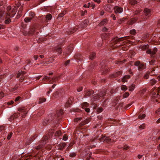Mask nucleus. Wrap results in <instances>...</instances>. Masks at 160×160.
<instances>
[{
  "instance_id": "obj_1",
  "label": "nucleus",
  "mask_w": 160,
  "mask_h": 160,
  "mask_svg": "<svg viewBox=\"0 0 160 160\" xmlns=\"http://www.w3.org/2000/svg\"><path fill=\"white\" fill-rule=\"evenodd\" d=\"M16 14V11L13 9H12L10 6L7 8V11L5 13L2 11H0V22L6 19L5 23L8 24L11 22V18L14 17Z\"/></svg>"
},
{
  "instance_id": "obj_2",
  "label": "nucleus",
  "mask_w": 160,
  "mask_h": 160,
  "mask_svg": "<svg viewBox=\"0 0 160 160\" xmlns=\"http://www.w3.org/2000/svg\"><path fill=\"white\" fill-rule=\"evenodd\" d=\"M26 73V72H24L21 71L19 72L17 74V77L18 78L20 77L19 79V81L20 82H22L24 80V75Z\"/></svg>"
},
{
  "instance_id": "obj_3",
  "label": "nucleus",
  "mask_w": 160,
  "mask_h": 160,
  "mask_svg": "<svg viewBox=\"0 0 160 160\" xmlns=\"http://www.w3.org/2000/svg\"><path fill=\"white\" fill-rule=\"evenodd\" d=\"M135 65L138 66V69L142 70L145 68V65L144 64L140 63L139 61H137L134 63Z\"/></svg>"
},
{
  "instance_id": "obj_4",
  "label": "nucleus",
  "mask_w": 160,
  "mask_h": 160,
  "mask_svg": "<svg viewBox=\"0 0 160 160\" xmlns=\"http://www.w3.org/2000/svg\"><path fill=\"white\" fill-rule=\"evenodd\" d=\"M114 11L116 13H120L123 11V8L121 7L115 6L114 7Z\"/></svg>"
},
{
  "instance_id": "obj_5",
  "label": "nucleus",
  "mask_w": 160,
  "mask_h": 160,
  "mask_svg": "<svg viewBox=\"0 0 160 160\" xmlns=\"http://www.w3.org/2000/svg\"><path fill=\"white\" fill-rule=\"evenodd\" d=\"M157 51V49L156 48H154L152 51L151 49H149L146 52V53L148 54H151L152 57H153V55L156 53Z\"/></svg>"
},
{
  "instance_id": "obj_6",
  "label": "nucleus",
  "mask_w": 160,
  "mask_h": 160,
  "mask_svg": "<svg viewBox=\"0 0 160 160\" xmlns=\"http://www.w3.org/2000/svg\"><path fill=\"white\" fill-rule=\"evenodd\" d=\"M151 10L148 8H145L144 10V14L146 16L149 17L151 15Z\"/></svg>"
},
{
  "instance_id": "obj_7",
  "label": "nucleus",
  "mask_w": 160,
  "mask_h": 160,
  "mask_svg": "<svg viewBox=\"0 0 160 160\" xmlns=\"http://www.w3.org/2000/svg\"><path fill=\"white\" fill-rule=\"evenodd\" d=\"M18 111L21 112H23L24 115H22V117H24L25 116V114H26L28 112V110L24 108H21L18 109Z\"/></svg>"
},
{
  "instance_id": "obj_8",
  "label": "nucleus",
  "mask_w": 160,
  "mask_h": 160,
  "mask_svg": "<svg viewBox=\"0 0 160 160\" xmlns=\"http://www.w3.org/2000/svg\"><path fill=\"white\" fill-rule=\"evenodd\" d=\"M88 19L84 20L81 24V27L83 28L86 27L88 23Z\"/></svg>"
},
{
  "instance_id": "obj_9",
  "label": "nucleus",
  "mask_w": 160,
  "mask_h": 160,
  "mask_svg": "<svg viewBox=\"0 0 160 160\" xmlns=\"http://www.w3.org/2000/svg\"><path fill=\"white\" fill-rule=\"evenodd\" d=\"M107 19H104L99 24V26H102L106 25L107 23Z\"/></svg>"
},
{
  "instance_id": "obj_10",
  "label": "nucleus",
  "mask_w": 160,
  "mask_h": 160,
  "mask_svg": "<svg viewBox=\"0 0 160 160\" xmlns=\"http://www.w3.org/2000/svg\"><path fill=\"white\" fill-rule=\"evenodd\" d=\"M66 144L65 143H62L60 144H59L58 145V149L61 150H62L64 148V147L66 146Z\"/></svg>"
},
{
  "instance_id": "obj_11",
  "label": "nucleus",
  "mask_w": 160,
  "mask_h": 160,
  "mask_svg": "<svg viewBox=\"0 0 160 160\" xmlns=\"http://www.w3.org/2000/svg\"><path fill=\"white\" fill-rule=\"evenodd\" d=\"M130 78V75H125L123 77V78L122 79V82H127V79L129 78Z\"/></svg>"
},
{
  "instance_id": "obj_12",
  "label": "nucleus",
  "mask_w": 160,
  "mask_h": 160,
  "mask_svg": "<svg viewBox=\"0 0 160 160\" xmlns=\"http://www.w3.org/2000/svg\"><path fill=\"white\" fill-rule=\"evenodd\" d=\"M135 85L134 84H132L129 86V90L130 91H132L134 89Z\"/></svg>"
},
{
  "instance_id": "obj_13",
  "label": "nucleus",
  "mask_w": 160,
  "mask_h": 160,
  "mask_svg": "<svg viewBox=\"0 0 160 160\" xmlns=\"http://www.w3.org/2000/svg\"><path fill=\"white\" fill-rule=\"evenodd\" d=\"M88 106V103L87 102H84L82 104V107L83 109L87 107Z\"/></svg>"
},
{
  "instance_id": "obj_14",
  "label": "nucleus",
  "mask_w": 160,
  "mask_h": 160,
  "mask_svg": "<svg viewBox=\"0 0 160 160\" xmlns=\"http://www.w3.org/2000/svg\"><path fill=\"white\" fill-rule=\"evenodd\" d=\"M138 2V0H130L129 1L130 3L132 5H134Z\"/></svg>"
},
{
  "instance_id": "obj_15",
  "label": "nucleus",
  "mask_w": 160,
  "mask_h": 160,
  "mask_svg": "<svg viewBox=\"0 0 160 160\" xmlns=\"http://www.w3.org/2000/svg\"><path fill=\"white\" fill-rule=\"evenodd\" d=\"M146 117L145 114H140L138 116V118L140 119H144Z\"/></svg>"
},
{
  "instance_id": "obj_16",
  "label": "nucleus",
  "mask_w": 160,
  "mask_h": 160,
  "mask_svg": "<svg viewBox=\"0 0 160 160\" xmlns=\"http://www.w3.org/2000/svg\"><path fill=\"white\" fill-rule=\"evenodd\" d=\"M55 49L56 51L59 53H61L62 52L61 49L59 47L56 48Z\"/></svg>"
},
{
  "instance_id": "obj_17",
  "label": "nucleus",
  "mask_w": 160,
  "mask_h": 160,
  "mask_svg": "<svg viewBox=\"0 0 160 160\" xmlns=\"http://www.w3.org/2000/svg\"><path fill=\"white\" fill-rule=\"evenodd\" d=\"M46 101V99L44 98H40L39 99L38 102L39 103H42Z\"/></svg>"
},
{
  "instance_id": "obj_18",
  "label": "nucleus",
  "mask_w": 160,
  "mask_h": 160,
  "mask_svg": "<svg viewBox=\"0 0 160 160\" xmlns=\"http://www.w3.org/2000/svg\"><path fill=\"white\" fill-rule=\"evenodd\" d=\"M95 56V53L94 52H92L89 56V58L91 60L93 59Z\"/></svg>"
},
{
  "instance_id": "obj_19",
  "label": "nucleus",
  "mask_w": 160,
  "mask_h": 160,
  "mask_svg": "<svg viewBox=\"0 0 160 160\" xmlns=\"http://www.w3.org/2000/svg\"><path fill=\"white\" fill-rule=\"evenodd\" d=\"M52 18V16L50 14H48L46 16V19L47 20H50Z\"/></svg>"
},
{
  "instance_id": "obj_20",
  "label": "nucleus",
  "mask_w": 160,
  "mask_h": 160,
  "mask_svg": "<svg viewBox=\"0 0 160 160\" xmlns=\"http://www.w3.org/2000/svg\"><path fill=\"white\" fill-rule=\"evenodd\" d=\"M17 116L16 114H14L12 115L11 117L9 118V120L10 121H11L14 118H16Z\"/></svg>"
},
{
  "instance_id": "obj_21",
  "label": "nucleus",
  "mask_w": 160,
  "mask_h": 160,
  "mask_svg": "<svg viewBox=\"0 0 160 160\" xmlns=\"http://www.w3.org/2000/svg\"><path fill=\"white\" fill-rule=\"evenodd\" d=\"M105 93L104 92H102L100 93V94L99 95H97V96L98 98H100L101 97H102L105 95Z\"/></svg>"
},
{
  "instance_id": "obj_22",
  "label": "nucleus",
  "mask_w": 160,
  "mask_h": 160,
  "mask_svg": "<svg viewBox=\"0 0 160 160\" xmlns=\"http://www.w3.org/2000/svg\"><path fill=\"white\" fill-rule=\"evenodd\" d=\"M157 82V81L154 79H152L150 81V83L151 85H153L155 84Z\"/></svg>"
},
{
  "instance_id": "obj_23",
  "label": "nucleus",
  "mask_w": 160,
  "mask_h": 160,
  "mask_svg": "<svg viewBox=\"0 0 160 160\" xmlns=\"http://www.w3.org/2000/svg\"><path fill=\"white\" fill-rule=\"evenodd\" d=\"M136 20V18H133L132 19L131 21L129 22V23L130 24H132L135 23V22Z\"/></svg>"
},
{
  "instance_id": "obj_24",
  "label": "nucleus",
  "mask_w": 160,
  "mask_h": 160,
  "mask_svg": "<svg viewBox=\"0 0 160 160\" xmlns=\"http://www.w3.org/2000/svg\"><path fill=\"white\" fill-rule=\"evenodd\" d=\"M31 20V18H26L24 19V21L26 22H30Z\"/></svg>"
},
{
  "instance_id": "obj_25",
  "label": "nucleus",
  "mask_w": 160,
  "mask_h": 160,
  "mask_svg": "<svg viewBox=\"0 0 160 160\" xmlns=\"http://www.w3.org/2000/svg\"><path fill=\"white\" fill-rule=\"evenodd\" d=\"M121 89L122 90H126L127 89L126 86L122 85L121 87Z\"/></svg>"
},
{
  "instance_id": "obj_26",
  "label": "nucleus",
  "mask_w": 160,
  "mask_h": 160,
  "mask_svg": "<svg viewBox=\"0 0 160 160\" xmlns=\"http://www.w3.org/2000/svg\"><path fill=\"white\" fill-rule=\"evenodd\" d=\"M22 7H21L20 8L19 10V11L18 12V14L19 15V17H20V16H21L22 15L21 12H22Z\"/></svg>"
},
{
  "instance_id": "obj_27",
  "label": "nucleus",
  "mask_w": 160,
  "mask_h": 160,
  "mask_svg": "<svg viewBox=\"0 0 160 160\" xmlns=\"http://www.w3.org/2000/svg\"><path fill=\"white\" fill-rule=\"evenodd\" d=\"M148 48V45H144L142 46V50H146Z\"/></svg>"
},
{
  "instance_id": "obj_28",
  "label": "nucleus",
  "mask_w": 160,
  "mask_h": 160,
  "mask_svg": "<svg viewBox=\"0 0 160 160\" xmlns=\"http://www.w3.org/2000/svg\"><path fill=\"white\" fill-rule=\"evenodd\" d=\"M123 149L124 150H127L129 149V146L127 145H124L122 147Z\"/></svg>"
},
{
  "instance_id": "obj_29",
  "label": "nucleus",
  "mask_w": 160,
  "mask_h": 160,
  "mask_svg": "<svg viewBox=\"0 0 160 160\" xmlns=\"http://www.w3.org/2000/svg\"><path fill=\"white\" fill-rule=\"evenodd\" d=\"M129 94L128 92H126L123 95V97L124 98H126L128 96Z\"/></svg>"
},
{
  "instance_id": "obj_30",
  "label": "nucleus",
  "mask_w": 160,
  "mask_h": 160,
  "mask_svg": "<svg viewBox=\"0 0 160 160\" xmlns=\"http://www.w3.org/2000/svg\"><path fill=\"white\" fill-rule=\"evenodd\" d=\"M68 135L66 134H65L63 137L62 139L64 141H66V140H67L68 139Z\"/></svg>"
},
{
  "instance_id": "obj_31",
  "label": "nucleus",
  "mask_w": 160,
  "mask_h": 160,
  "mask_svg": "<svg viewBox=\"0 0 160 160\" xmlns=\"http://www.w3.org/2000/svg\"><path fill=\"white\" fill-rule=\"evenodd\" d=\"M149 72H147L145 75L144 76V78L146 79H148L149 77Z\"/></svg>"
},
{
  "instance_id": "obj_32",
  "label": "nucleus",
  "mask_w": 160,
  "mask_h": 160,
  "mask_svg": "<svg viewBox=\"0 0 160 160\" xmlns=\"http://www.w3.org/2000/svg\"><path fill=\"white\" fill-rule=\"evenodd\" d=\"M29 16L30 17V18H31V19H32V18H33L34 17V16H35V14H34V13L33 12H31L29 13Z\"/></svg>"
},
{
  "instance_id": "obj_33",
  "label": "nucleus",
  "mask_w": 160,
  "mask_h": 160,
  "mask_svg": "<svg viewBox=\"0 0 160 160\" xmlns=\"http://www.w3.org/2000/svg\"><path fill=\"white\" fill-rule=\"evenodd\" d=\"M76 153L74 152H72L70 154L69 156L71 158L74 157L76 156Z\"/></svg>"
},
{
  "instance_id": "obj_34",
  "label": "nucleus",
  "mask_w": 160,
  "mask_h": 160,
  "mask_svg": "<svg viewBox=\"0 0 160 160\" xmlns=\"http://www.w3.org/2000/svg\"><path fill=\"white\" fill-rule=\"evenodd\" d=\"M145 126L144 124H143L142 125H141L139 126V128L141 129H144L145 128Z\"/></svg>"
},
{
  "instance_id": "obj_35",
  "label": "nucleus",
  "mask_w": 160,
  "mask_h": 160,
  "mask_svg": "<svg viewBox=\"0 0 160 160\" xmlns=\"http://www.w3.org/2000/svg\"><path fill=\"white\" fill-rule=\"evenodd\" d=\"M12 133L11 132L8 136L7 137V139L8 140H9L10 139V138H11V137L12 136Z\"/></svg>"
},
{
  "instance_id": "obj_36",
  "label": "nucleus",
  "mask_w": 160,
  "mask_h": 160,
  "mask_svg": "<svg viewBox=\"0 0 160 160\" xmlns=\"http://www.w3.org/2000/svg\"><path fill=\"white\" fill-rule=\"evenodd\" d=\"M61 131H57V132H56V133L55 134V135L56 136L57 135L58 136H59L61 135Z\"/></svg>"
},
{
  "instance_id": "obj_37",
  "label": "nucleus",
  "mask_w": 160,
  "mask_h": 160,
  "mask_svg": "<svg viewBox=\"0 0 160 160\" xmlns=\"http://www.w3.org/2000/svg\"><path fill=\"white\" fill-rule=\"evenodd\" d=\"M130 33L131 34H134L136 33V31H135V30L132 29V30H131L130 31Z\"/></svg>"
},
{
  "instance_id": "obj_38",
  "label": "nucleus",
  "mask_w": 160,
  "mask_h": 160,
  "mask_svg": "<svg viewBox=\"0 0 160 160\" xmlns=\"http://www.w3.org/2000/svg\"><path fill=\"white\" fill-rule=\"evenodd\" d=\"M158 115H160V109H158L155 112Z\"/></svg>"
},
{
  "instance_id": "obj_39",
  "label": "nucleus",
  "mask_w": 160,
  "mask_h": 160,
  "mask_svg": "<svg viewBox=\"0 0 160 160\" xmlns=\"http://www.w3.org/2000/svg\"><path fill=\"white\" fill-rule=\"evenodd\" d=\"M95 6V5L93 2H91V7L92 8V9H93Z\"/></svg>"
},
{
  "instance_id": "obj_40",
  "label": "nucleus",
  "mask_w": 160,
  "mask_h": 160,
  "mask_svg": "<svg viewBox=\"0 0 160 160\" xmlns=\"http://www.w3.org/2000/svg\"><path fill=\"white\" fill-rule=\"evenodd\" d=\"M81 119V118H77L74 119V121L75 122H77L78 120H80Z\"/></svg>"
},
{
  "instance_id": "obj_41",
  "label": "nucleus",
  "mask_w": 160,
  "mask_h": 160,
  "mask_svg": "<svg viewBox=\"0 0 160 160\" xmlns=\"http://www.w3.org/2000/svg\"><path fill=\"white\" fill-rule=\"evenodd\" d=\"M102 110L103 109L102 108H99L98 109V112L100 113L102 111Z\"/></svg>"
},
{
  "instance_id": "obj_42",
  "label": "nucleus",
  "mask_w": 160,
  "mask_h": 160,
  "mask_svg": "<svg viewBox=\"0 0 160 160\" xmlns=\"http://www.w3.org/2000/svg\"><path fill=\"white\" fill-rule=\"evenodd\" d=\"M123 37H121L118 39L117 40V42H119L120 41H121L122 40V38H123ZM124 38H127V39H128V37H124Z\"/></svg>"
},
{
  "instance_id": "obj_43",
  "label": "nucleus",
  "mask_w": 160,
  "mask_h": 160,
  "mask_svg": "<svg viewBox=\"0 0 160 160\" xmlns=\"http://www.w3.org/2000/svg\"><path fill=\"white\" fill-rule=\"evenodd\" d=\"M4 96V94L2 92H1L0 93V99L2 98Z\"/></svg>"
},
{
  "instance_id": "obj_44",
  "label": "nucleus",
  "mask_w": 160,
  "mask_h": 160,
  "mask_svg": "<svg viewBox=\"0 0 160 160\" xmlns=\"http://www.w3.org/2000/svg\"><path fill=\"white\" fill-rule=\"evenodd\" d=\"M70 62V60H68L65 62L64 64V65L65 66H67Z\"/></svg>"
},
{
  "instance_id": "obj_45",
  "label": "nucleus",
  "mask_w": 160,
  "mask_h": 160,
  "mask_svg": "<svg viewBox=\"0 0 160 160\" xmlns=\"http://www.w3.org/2000/svg\"><path fill=\"white\" fill-rule=\"evenodd\" d=\"M84 109H85V110L86 112H89L90 109L89 108H86Z\"/></svg>"
},
{
  "instance_id": "obj_46",
  "label": "nucleus",
  "mask_w": 160,
  "mask_h": 160,
  "mask_svg": "<svg viewBox=\"0 0 160 160\" xmlns=\"http://www.w3.org/2000/svg\"><path fill=\"white\" fill-rule=\"evenodd\" d=\"M116 73H117V74L114 76V77H117L118 75L120 74L121 73V71H118V72H117Z\"/></svg>"
},
{
  "instance_id": "obj_47",
  "label": "nucleus",
  "mask_w": 160,
  "mask_h": 160,
  "mask_svg": "<svg viewBox=\"0 0 160 160\" xmlns=\"http://www.w3.org/2000/svg\"><path fill=\"white\" fill-rule=\"evenodd\" d=\"M50 77L47 76H45L44 78H43V80H45L46 79H50Z\"/></svg>"
},
{
  "instance_id": "obj_48",
  "label": "nucleus",
  "mask_w": 160,
  "mask_h": 160,
  "mask_svg": "<svg viewBox=\"0 0 160 160\" xmlns=\"http://www.w3.org/2000/svg\"><path fill=\"white\" fill-rule=\"evenodd\" d=\"M14 103V102L13 101H11L10 102H8V105H11L13 104Z\"/></svg>"
},
{
  "instance_id": "obj_49",
  "label": "nucleus",
  "mask_w": 160,
  "mask_h": 160,
  "mask_svg": "<svg viewBox=\"0 0 160 160\" xmlns=\"http://www.w3.org/2000/svg\"><path fill=\"white\" fill-rule=\"evenodd\" d=\"M4 127L3 126H0V132L3 130H4Z\"/></svg>"
},
{
  "instance_id": "obj_50",
  "label": "nucleus",
  "mask_w": 160,
  "mask_h": 160,
  "mask_svg": "<svg viewBox=\"0 0 160 160\" xmlns=\"http://www.w3.org/2000/svg\"><path fill=\"white\" fill-rule=\"evenodd\" d=\"M93 94L92 92H88L87 93V95L88 96L91 95V94Z\"/></svg>"
},
{
  "instance_id": "obj_51",
  "label": "nucleus",
  "mask_w": 160,
  "mask_h": 160,
  "mask_svg": "<svg viewBox=\"0 0 160 160\" xmlns=\"http://www.w3.org/2000/svg\"><path fill=\"white\" fill-rule=\"evenodd\" d=\"M20 98L21 97H18L15 99V102L18 101L20 99Z\"/></svg>"
},
{
  "instance_id": "obj_52",
  "label": "nucleus",
  "mask_w": 160,
  "mask_h": 160,
  "mask_svg": "<svg viewBox=\"0 0 160 160\" xmlns=\"http://www.w3.org/2000/svg\"><path fill=\"white\" fill-rule=\"evenodd\" d=\"M111 140V139L109 138H105V140H106V142H109V141Z\"/></svg>"
},
{
  "instance_id": "obj_53",
  "label": "nucleus",
  "mask_w": 160,
  "mask_h": 160,
  "mask_svg": "<svg viewBox=\"0 0 160 160\" xmlns=\"http://www.w3.org/2000/svg\"><path fill=\"white\" fill-rule=\"evenodd\" d=\"M94 1L95 2H97L98 3H99L101 2V1L100 0H94Z\"/></svg>"
},
{
  "instance_id": "obj_54",
  "label": "nucleus",
  "mask_w": 160,
  "mask_h": 160,
  "mask_svg": "<svg viewBox=\"0 0 160 160\" xmlns=\"http://www.w3.org/2000/svg\"><path fill=\"white\" fill-rule=\"evenodd\" d=\"M91 2H88V5H88L87 8H89V7H91Z\"/></svg>"
},
{
  "instance_id": "obj_55",
  "label": "nucleus",
  "mask_w": 160,
  "mask_h": 160,
  "mask_svg": "<svg viewBox=\"0 0 160 160\" xmlns=\"http://www.w3.org/2000/svg\"><path fill=\"white\" fill-rule=\"evenodd\" d=\"M38 57L37 55H36V56L35 55L34 56V58L35 60H37L38 58Z\"/></svg>"
},
{
  "instance_id": "obj_56",
  "label": "nucleus",
  "mask_w": 160,
  "mask_h": 160,
  "mask_svg": "<svg viewBox=\"0 0 160 160\" xmlns=\"http://www.w3.org/2000/svg\"><path fill=\"white\" fill-rule=\"evenodd\" d=\"M113 0H108L107 2L108 3H112L113 2Z\"/></svg>"
},
{
  "instance_id": "obj_57",
  "label": "nucleus",
  "mask_w": 160,
  "mask_h": 160,
  "mask_svg": "<svg viewBox=\"0 0 160 160\" xmlns=\"http://www.w3.org/2000/svg\"><path fill=\"white\" fill-rule=\"evenodd\" d=\"M104 13V12L103 11H102L100 12V15L101 16L103 15Z\"/></svg>"
},
{
  "instance_id": "obj_58",
  "label": "nucleus",
  "mask_w": 160,
  "mask_h": 160,
  "mask_svg": "<svg viewBox=\"0 0 160 160\" xmlns=\"http://www.w3.org/2000/svg\"><path fill=\"white\" fill-rule=\"evenodd\" d=\"M157 91L158 92V93H160V87L158 88L157 90Z\"/></svg>"
},
{
  "instance_id": "obj_59",
  "label": "nucleus",
  "mask_w": 160,
  "mask_h": 160,
  "mask_svg": "<svg viewBox=\"0 0 160 160\" xmlns=\"http://www.w3.org/2000/svg\"><path fill=\"white\" fill-rule=\"evenodd\" d=\"M107 28L106 27H104L102 29V31H106L107 30Z\"/></svg>"
},
{
  "instance_id": "obj_60",
  "label": "nucleus",
  "mask_w": 160,
  "mask_h": 160,
  "mask_svg": "<svg viewBox=\"0 0 160 160\" xmlns=\"http://www.w3.org/2000/svg\"><path fill=\"white\" fill-rule=\"evenodd\" d=\"M87 11H86V10L84 11L83 12H82V14H82V16H83V15H84L85 13H87Z\"/></svg>"
},
{
  "instance_id": "obj_61",
  "label": "nucleus",
  "mask_w": 160,
  "mask_h": 160,
  "mask_svg": "<svg viewBox=\"0 0 160 160\" xmlns=\"http://www.w3.org/2000/svg\"><path fill=\"white\" fill-rule=\"evenodd\" d=\"M82 90V88H79L77 89V91L78 92H79L81 91Z\"/></svg>"
},
{
  "instance_id": "obj_62",
  "label": "nucleus",
  "mask_w": 160,
  "mask_h": 160,
  "mask_svg": "<svg viewBox=\"0 0 160 160\" xmlns=\"http://www.w3.org/2000/svg\"><path fill=\"white\" fill-rule=\"evenodd\" d=\"M146 89H144L142 90V91H141L140 92V93H142L143 92H145L146 91Z\"/></svg>"
},
{
  "instance_id": "obj_63",
  "label": "nucleus",
  "mask_w": 160,
  "mask_h": 160,
  "mask_svg": "<svg viewBox=\"0 0 160 160\" xmlns=\"http://www.w3.org/2000/svg\"><path fill=\"white\" fill-rule=\"evenodd\" d=\"M55 160H64V159L62 158H58L57 159L55 158Z\"/></svg>"
},
{
  "instance_id": "obj_64",
  "label": "nucleus",
  "mask_w": 160,
  "mask_h": 160,
  "mask_svg": "<svg viewBox=\"0 0 160 160\" xmlns=\"http://www.w3.org/2000/svg\"><path fill=\"white\" fill-rule=\"evenodd\" d=\"M156 122L157 123H160V118Z\"/></svg>"
}]
</instances>
